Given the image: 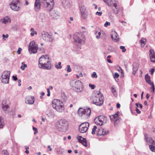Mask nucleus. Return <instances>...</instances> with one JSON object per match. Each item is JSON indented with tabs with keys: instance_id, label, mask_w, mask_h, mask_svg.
<instances>
[{
	"instance_id": "1",
	"label": "nucleus",
	"mask_w": 155,
	"mask_h": 155,
	"mask_svg": "<svg viewBox=\"0 0 155 155\" xmlns=\"http://www.w3.org/2000/svg\"><path fill=\"white\" fill-rule=\"evenodd\" d=\"M38 66L41 69L50 70L51 69L52 65L49 58H47L46 55H42L39 58Z\"/></svg>"
},
{
	"instance_id": "2",
	"label": "nucleus",
	"mask_w": 155,
	"mask_h": 155,
	"mask_svg": "<svg viewBox=\"0 0 155 155\" xmlns=\"http://www.w3.org/2000/svg\"><path fill=\"white\" fill-rule=\"evenodd\" d=\"M84 35L81 32H76L74 35V39L76 43L75 49L76 51H79L81 49L82 44L84 43Z\"/></svg>"
},
{
	"instance_id": "3",
	"label": "nucleus",
	"mask_w": 155,
	"mask_h": 155,
	"mask_svg": "<svg viewBox=\"0 0 155 155\" xmlns=\"http://www.w3.org/2000/svg\"><path fill=\"white\" fill-rule=\"evenodd\" d=\"M92 103L97 106H101L104 103V97L103 94L100 91H97L93 96Z\"/></svg>"
},
{
	"instance_id": "4",
	"label": "nucleus",
	"mask_w": 155,
	"mask_h": 155,
	"mask_svg": "<svg viewBox=\"0 0 155 155\" xmlns=\"http://www.w3.org/2000/svg\"><path fill=\"white\" fill-rule=\"evenodd\" d=\"M52 106L57 111L60 112H62L64 109L63 103L59 100L54 99L52 102Z\"/></svg>"
},
{
	"instance_id": "5",
	"label": "nucleus",
	"mask_w": 155,
	"mask_h": 155,
	"mask_svg": "<svg viewBox=\"0 0 155 155\" xmlns=\"http://www.w3.org/2000/svg\"><path fill=\"white\" fill-rule=\"evenodd\" d=\"M103 1L108 6L110 7L114 6V7L116 10L115 11L114 9H113L114 13L115 14L118 13L119 8L117 6L118 1L117 0H103Z\"/></svg>"
},
{
	"instance_id": "6",
	"label": "nucleus",
	"mask_w": 155,
	"mask_h": 155,
	"mask_svg": "<svg viewBox=\"0 0 155 155\" xmlns=\"http://www.w3.org/2000/svg\"><path fill=\"white\" fill-rule=\"evenodd\" d=\"M46 9L50 11L53 8L54 3V0H41V2Z\"/></svg>"
},
{
	"instance_id": "7",
	"label": "nucleus",
	"mask_w": 155,
	"mask_h": 155,
	"mask_svg": "<svg viewBox=\"0 0 155 155\" xmlns=\"http://www.w3.org/2000/svg\"><path fill=\"white\" fill-rule=\"evenodd\" d=\"M71 85L74 90L77 92H81L83 90V84L79 80L72 82Z\"/></svg>"
},
{
	"instance_id": "8",
	"label": "nucleus",
	"mask_w": 155,
	"mask_h": 155,
	"mask_svg": "<svg viewBox=\"0 0 155 155\" xmlns=\"http://www.w3.org/2000/svg\"><path fill=\"white\" fill-rule=\"evenodd\" d=\"M10 75V72L9 71H4L2 73L1 76L2 82L5 84L8 83L9 81Z\"/></svg>"
},
{
	"instance_id": "9",
	"label": "nucleus",
	"mask_w": 155,
	"mask_h": 155,
	"mask_svg": "<svg viewBox=\"0 0 155 155\" xmlns=\"http://www.w3.org/2000/svg\"><path fill=\"white\" fill-rule=\"evenodd\" d=\"M119 113V112L118 111L114 114L109 116L110 120L112 121H114V125L116 126L118 125L120 120H121V118L118 115V114Z\"/></svg>"
},
{
	"instance_id": "10",
	"label": "nucleus",
	"mask_w": 155,
	"mask_h": 155,
	"mask_svg": "<svg viewBox=\"0 0 155 155\" xmlns=\"http://www.w3.org/2000/svg\"><path fill=\"white\" fill-rule=\"evenodd\" d=\"M145 135V138L146 141L150 143L149 148L150 150L152 152H155V142L150 137L149 138H146V135Z\"/></svg>"
},
{
	"instance_id": "11",
	"label": "nucleus",
	"mask_w": 155,
	"mask_h": 155,
	"mask_svg": "<svg viewBox=\"0 0 155 155\" xmlns=\"http://www.w3.org/2000/svg\"><path fill=\"white\" fill-rule=\"evenodd\" d=\"M89 124L88 122L81 124L79 126V131L82 133H85L87 130Z\"/></svg>"
},
{
	"instance_id": "12",
	"label": "nucleus",
	"mask_w": 155,
	"mask_h": 155,
	"mask_svg": "<svg viewBox=\"0 0 155 155\" xmlns=\"http://www.w3.org/2000/svg\"><path fill=\"white\" fill-rule=\"evenodd\" d=\"M68 124L67 121L65 120H61L58 122L57 126L58 128L61 129L62 130L66 129L67 127Z\"/></svg>"
},
{
	"instance_id": "13",
	"label": "nucleus",
	"mask_w": 155,
	"mask_h": 155,
	"mask_svg": "<svg viewBox=\"0 0 155 155\" xmlns=\"http://www.w3.org/2000/svg\"><path fill=\"white\" fill-rule=\"evenodd\" d=\"M19 3L18 0H14L10 4V7L11 8L15 11H18L20 9L19 6L18 5Z\"/></svg>"
},
{
	"instance_id": "14",
	"label": "nucleus",
	"mask_w": 155,
	"mask_h": 155,
	"mask_svg": "<svg viewBox=\"0 0 155 155\" xmlns=\"http://www.w3.org/2000/svg\"><path fill=\"white\" fill-rule=\"evenodd\" d=\"M77 138L79 142L81 143L85 147L87 146V141L85 138H83L81 136H78Z\"/></svg>"
},
{
	"instance_id": "15",
	"label": "nucleus",
	"mask_w": 155,
	"mask_h": 155,
	"mask_svg": "<svg viewBox=\"0 0 155 155\" xmlns=\"http://www.w3.org/2000/svg\"><path fill=\"white\" fill-rule=\"evenodd\" d=\"M26 99L27 100V101H25L26 104H32L34 103L35 98L33 96L28 97H26Z\"/></svg>"
},
{
	"instance_id": "16",
	"label": "nucleus",
	"mask_w": 155,
	"mask_h": 155,
	"mask_svg": "<svg viewBox=\"0 0 155 155\" xmlns=\"http://www.w3.org/2000/svg\"><path fill=\"white\" fill-rule=\"evenodd\" d=\"M111 38L116 42H118L119 41V38H118V35L117 33L114 31L112 32V34L111 35Z\"/></svg>"
},
{
	"instance_id": "17",
	"label": "nucleus",
	"mask_w": 155,
	"mask_h": 155,
	"mask_svg": "<svg viewBox=\"0 0 155 155\" xmlns=\"http://www.w3.org/2000/svg\"><path fill=\"white\" fill-rule=\"evenodd\" d=\"M40 0H35L34 5V9L36 11H38L40 9Z\"/></svg>"
},
{
	"instance_id": "18",
	"label": "nucleus",
	"mask_w": 155,
	"mask_h": 155,
	"mask_svg": "<svg viewBox=\"0 0 155 155\" xmlns=\"http://www.w3.org/2000/svg\"><path fill=\"white\" fill-rule=\"evenodd\" d=\"M150 56L151 61L153 62H155V53L153 50H150Z\"/></svg>"
},
{
	"instance_id": "19",
	"label": "nucleus",
	"mask_w": 155,
	"mask_h": 155,
	"mask_svg": "<svg viewBox=\"0 0 155 155\" xmlns=\"http://www.w3.org/2000/svg\"><path fill=\"white\" fill-rule=\"evenodd\" d=\"M133 71L132 72V74H133L134 75L136 73V71L138 69L139 67V64L136 63H135L133 64Z\"/></svg>"
},
{
	"instance_id": "20",
	"label": "nucleus",
	"mask_w": 155,
	"mask_h": 155,
	"mask_svg": "<svg viewBox=\"0 0 155 155\" xmlns=\"http://www.w3.org/2000/svg\"><path fill=\"white\" fill-rule=\"evenodd\" d=\"M37 49V47H28V50L30 54L32 53L35 54L36 53Z\"/></svg>"
},
{
	"instance_id": "21",
	"label": "nucleus",
	"mask_w": 155,
	"mask_h": 155,
	"mask_svg": "<svg viewBox=\"0 0 155 155\" xmlns=\"http://www.w3.org/2000/svg\"><path fill=\"white\" fill-rule=\"evenodd\" d=\"M79 6L81 12L87 11L84 4L83 2H80L79 3Z\"/></svg>"
},
{
	"instance_id": "22",
	"label": "nucleus",
	"mask_w": 155,
	"mask_h": 155,
	"mask_svg": "<svg viewBox=\"0 0 155 155\" xmlns=\"http://www.w3.org/2000/svg\"><path fill=\"white\" fill-rule=\"evenodd\" d=\"M51 16L53 18L57 19L59 17V15L58 13L56 12L55 11H53L50 13Z\"/></svg>"
},
{
	"instance_id": "23",
	"label": "nucleus",
	"mask_w": 155,
	"mask_h": 155,
	"mask_svg": "<svg viewBox=\"0 0 155 155\" xmlns=\"http://www.w3.org/2000/svg\"><path fill=\"white\" fill-rule=\"evenodd\" d=\"M84 115H86L87 117H89L90 115L91 112V109L89 107H86L85 109H84Z\"/></svg>"
},
{
	"instance_id": "24",
	"label": "nucleus",
	"mask_w": 155,
	"mask_h": 155,
	"mask_svg": "<svg viewBox=\"0 0 155 155\" xmlns=\"http://www.w3.org/2000/svg\"><path fill=\"white\" fill-rule=\"evenodd\" d=\"M2 107L3 110L4 111L7 110V109L8 108V104H6L5 100L3 101L2 102Z\"/></svg>"
},
{
	"instance_id": "25",
	"label": "nucleus",
	"mask_w": 155,
	"mask_h": 155,
	"mask_svg": "<svg viewBox=\"0 0 155 155\" xmlns=\"http://www.w3.org/2000/svg\"><path fill=\"white\" fill-rule=\"evenodd\" d=\"M1 21L5 24H6L8 22H10L11 20L9 17L8 16H6L4 18L1 20Z\"/></svg>"
},
{
	"instance_id": "26",
	"label": "nucleus",
	"mask_w": 155,
	"mask_h": 155,
	"mask_svg": "<svg viewBox=\"0 0 155 155\" xmlns=\"http://www.w3.org/2000/svg\"><path fill=\"white\" fill-rule=\"evenodd\" d=\"M48 34H49L48 32L45 31H42L41 33V36L44 40H46Z\"/></svg>"
},
{
	"instance_id": "27",
	"label": "nucleus",
	"mask_w": 155,
	"mask_h": 155,
	"mask_svg": "<svg viewBox=\"0 0 155 155\" xmlns=\"http://www.w3.org/2000/svg\"><path fill=\"white\" fill-rule=\"evenodd\" d=\"M145 79L146 82H147L149 84L151 83L152 84L153 82H152L150 80V77L148 74H147L145 75Z\"/></svg>"
},
{
	"instance_id": "28",
	"label": "nucleus",
	"mask_w": 155,
	"mask_h": 155,
	"mask_svg": "<svg viewBox=\"0 0 155 155\" xmlns=\"http://www.w3.org/2000/svg\"><path fill=\"white\" fill-rule=\"evenodd\" d=\"M81 17L84 19L87 18V11L81 12Z\"/></svg>"
},
{
	"instance_id": "29",
	"label": "nucleus",
	"mask_w": 155,
	"mask_h": 155,
	"mask_svg": "<svg viewBox=\"0 0 155 155\" xmlns=\"http://www.w3.org/2000/svg\"><path fill=\"white\" fill-rule=\"evenodd\" d=\"M98 119L100 122H103L104 119H106V118L103 115H100L98 117Z\"/></svg>"
},
{
	"instance_id": "30",
	"label": "nucleus",
	"mask_w": 155,
	"mask_h": 155,
	"mask_svg": "<svg viewBox=\"0 0 155 155\" xmlns=\"http://www.w3.org/2000/svg\"><path fill=\"white\" fill-rule=\"evenodd\" d=\"M53 38H52V35L49 34H48L46 40H45L46 41H49L50 42H52L53 41Z\"/></svg>"
},
{
	"instance_id": "31",
	"label": "nucleus",
	"mask_w": 155,
	"mask_h": 155,
	"mask_svg": "<svg viewBox=\"0 0 155 155\" xmlns=\"http://www.w3.org/2000/svg\"><path fill=\"white\" fill-rule=\"evenodd\" d=\"M84 109L80 108L78 110V114L80 116H82L83 114H84Z\"/></svg>"
},
{
	"instance_id": "32",
	"label": "nucleus",
	"mask_w": 155,
	"mask_h": 155,
	"mask_svg": "<svg viewBox=\"0 0 155 155\" xmlns=\"http://www.w3.org/2000/svg\"><path fill=\"white\" fill-rule=\"evenodd\" d=\"M37 47L35 45V41H31L29 44L28 47Z\"/></svg>"
},
{
	"instance_id": "33",
	"label": "nucleus",
	"mask_w": 155,
	"mask_h": 155,
	"mask_svg": "<svg viewBox=\"0 0 155 155\" xmlns=\"http://www.w3.org/2000/svg\"><path fill=\"white\" fill-rule=\"evenodd\" d=\"M146 40L145 39H141L140 41V43L142 47H143L145 44Z\"/></svg>"
},
{
	"instance_id": "34",
	"label": "nucleus",
	"mask_w": 155,
	"mask_h": 155,
	"mask_svg": "<svg viewBox=\"0 0 155 155\" xmlns=\"http://www.w3.org/2000/svg\"><path fill=\"white\" fill-rule=\"evenodd\" d=\"M4 120L2 118L0 119V128L2 129L3 128L4 126L3 124Z\"/></svg>"
},
{
	"instance_id": "35",
	"label": "nucleus",
	"mask_w": 155,
	"mask_h": 155,
	"mask_svg": "<svg viewBox=\"0 0 155 155\" xmlns=\"http://www.w3.org/2000/svg\"><path fill=\"white\" fill-rule=\"evenodd\" d=\"M97 128V127L96 126H94L93 127V128L92 129V131L91 133L92 134L94 135L95 134V132L96 131V130Z\"/></svg>"
},
{
	"instance_id": "36",
	"label": "nucleus",
	"mask_w": 155,
	"mask_h": 155,
	"mask_svg": "<svg viewBox=\"0 0 155 155\" xmlns=\"http://www.w3.org/2000/svg\"><path fill=\"white\" fill-rule=\"evenodd\" d=\"M61 62H59L58 63V64H55V67L57 69H61L62 68V66L61 65Z\"/></svg>"
},
{
	"instance_id": "37",
	"label": "nucleus",
	"mask_w": 155,
	"mask_h": 155,
	"mask_svg": "<svg viewBox=\"0 0 155 155\" xmlns=\"http://www.w3.org/2000/svg\"><path fill=\"white\" fill-rule=\"evenodd\" d=\"M46 115L48 117H51L52 116V112L50 110L47 111Z\"/></svg>"
},
{
	"instance_id": "38",
	"label": "nucleus",
	"mask_w": 155,
	"mask_h": 155,
	"mask_svg": "<svg viewBox=\"0 0 155 155\" xmlns=\"http://www.w3.org/2000/svg\"><path fill=\"white\" fill-rule=\"evenodd\" d=\"M109 133V132L108 131H107V132H106L104 129H102L101 135H105L108 134Z\"/></svg>"
},
{
	"instance_id": "39",
	"label": "nucleus",
	"mask_w": 155,
	"mask_h": 155,
	"mask_svg": "<svg viewBox=\"0 0 155 155\" xmlns=\"http://www.w3.org/2000/svg\"><path fill=\"white\" fill-rule=\"evenodd\" d=\"M111 91L112 93L115 95V93H116V89H115L114 86H112L111 87Z\"/></svg>"
},
{
	"instance_id": "40",
	"label": "nucleus",
	"mask_w": 155,
	"mask_h": 155,
	"mask_svg": "<svg viewBox=\"0 0 155 155\" xmlns=\"http://www.w3.org/2000/svg\"><path fill=\"white\" fill-rule=\"evenodd\" d=\"M68 72H69L71 71V69L70 68V66L69 65H68L67 66V69H66Z\"/></svg>"
},
{
	"instance_id": "41",
	"label": "nucleus",
	"mask_w": 155,
	"mask_h": 155,
	"mask_svg": "<svg viewBox=\"0 0 155 155\" xmlns=\"http://www.w3.org/2000/svg\"><path fill=\"white\" fill-rule=\"evenodd\" d=\"M91 77L93 78H97V74L95 72H93L92 74H91Z\"/></svg>"
},
{
	"instance_id": "42",
	"label": "nucleus",
	"mask_w": 155,
	"mask_h": 155,
	"mask_svg": "<svg viewBox=\"0 0 155 155\" xmlns=\"http://www.w3.org/2000/svg\"><path fill=\"white\" fill-rule=\"evenodd\" d=\"M149 84L152 85V87H151V89L152 90L153 92H154L155 91V86L154 85L153 82H152V84Z\"/></svg>"
},
{
	"instance_id": "43",
	"label": "nucleus",
	"mask_w": 155,
	"mask_h": 155,
	"mask_svg": "<svg viewBox=\"0 0 155 155\" xmlns=\"http://www.w3.org/2000/svg\"><path fill=\"white\" fill-rule=\"evenodd\" d=\"M2 153L3 155H9L7 151L6 150H2Z\"/></svg>"
},
{
	"instance_id": "44",
	"label": "nucleus",
	"mask_w": 155,
	"mask_h": 155,
	"mask_svg": "<svg viewBox=\"0 0 155 155\" xmlns=\"http://www.w3.org/2000/svg\"><path fill=\"white\" fill-rule=\"evenodd\" d=\"M120 49H122V51L123 52H125L126 50V49L125 48V47L124 46H120Z\"/></svg>"
},
{
	"instance_id": "45",
	"label": "nucleus",
	"mask_w": 155,
	"mask_h": 155,
	"mask_svg": "<svg viewBox=\"0 0 155 155\" xmlns=\"http://www.w3.org/2000/svg\"><path fill=\"white\" fill-rule=\"evenodd\" d=\"M27 67V65L26 64H24L23 65L21 66L20 67L21 69L23 70H25V68Z\"/></svg>"
},
{
	"instance_id": "46",
	"label": "nucleus",
	"mask_w": 155,
	"mask_h": 155,
	"mask_svg": "<svg viewBox=\"0 0 155 155\" xmlns=\"http://www.w3.org/2000/svg\"><path fill=\"white\" fill-rule=\"evenodd\" d=\"M2 37L3 38V41H5V38H8V34H6V35H5L4 34H3L2 35Z\"/></svg>"
},
{
	"instance_id": "47",
	"label": "nucleus",
	"mask_w": 155,
	"mask_h": 155,
	"mask_svg": "<svg viewBox=\"0 0 155 155\" xmlns=\"http://www.w3.org/2000/svg\"><path fill=\"white\" fill-rule=\"evenodd\" d=\"M97 130H98L97 133V135H100V136L101 135L102 129H98Z\"/></svg>"
},
{
	"instance_id": "48",
	"label": "nucleus",
	"mask_w": 155,
	"mask_h": 155,
	"mask_svg": "<svg viewBox=\"0 0 155 155\" xmlns=\"http://www.w3.org/2000/svg\"><path fill=\"white\" fill-rule=\"evenodd\" d=\"M89 87L91 88L92 89H94L95 87V86L94 84H89Z\"/></svg>"
},
{
	"instance_id": "49",
	"label": "nucleus",
	"mask_w": 155,
	"mask_h": 155,
	"mask_svg": "<svg viewBox=\"0 0 155 155\" xmlns=\"http://www.w3.org/2000/svg\"><path fill=\"white\" fill-rule=\"evenodd\" d=\"M119 76V74L117 73H114V78H117Z\"/></svg>"
},
{
	"instance_id": "50",
	"label": "nucleus",
	"mask_w": 155,
	"mask_h": 155,
	"mask_svg": "<svg viewBox=\"0 0 155 155\" xmlns=\"http://www.w3.org/2000/svg\"><path fill=\"white\" fill-rule=\"evenodd\" d=\"M110 25V23L109 22L106 21L104 24V26L105 27H107L108 25Z\"/></svg>"
},
{
	"instance_id": "51",
	"label": "nucleus",
	"mask_w": 155,
	"mask_h": 155,
	"mask_svg": "<svg viewBox=\"0 0 155 155\" xmlns=\"http://www.w3.org/2000/svg\"><path fill=\"white\" fill-rule=\"evenodd\" d=\"M33 130L35 131V132L34 133V134H35L36 133H37L38 132L37 129L35 127H33Z\"/></svg>"
},
{
	"instance_id": "52",
	"label": "nucleus",
	"mask_w": 155,
	"mask_h": 155,
	"mask_svg": "<svg viewBox=\"0 0 155 155\" xmlns=\"http://www.w3.org/2000/svg\"><path fill=\"white\" fill-rule=\"evenodd\" d=\"M102 12H97L95 13V14H96V15H99V16H101V15H102Z\"/></svg>"
},
{
	"instance_id": "53",
	"label": "nucleus",
	"mask_w": 155,
	"mask_h": 155,
	"mask_svg": "<svg viewBox=\"0 0 155 155\" xmlns=\"http://www.w3.org/2000/svg\"><path fill=\"white\" fill-rule=\"evenodd\" d=\"M155 71V69L154 68H152L150 70V73L151 74L153 75V74L154 72Z\"/></svg>"
},
{
	"instance_id": "54",
	"label": "nucleus",
	"mask_w": 155,
	"mask_h": 155,
	"mask_svg": "<svg viewBox=\"0 0 155 155\" xmlns=\"http://www.w3.org/2000/svg\"><path fill=\"white\" fill-rule=\"evenodd\" d=\"M22 50V49L21 48H19L17 52L18 54H21V51Z\"/></svg>"
},
{
	"instance_id": "55",
	"label": "nucleus",
	"mask_w": 155,
	"mask_h": 155,
	"mask_svg": "<svg viewBox=\"0 0 155 155\" xmlns=\"http://www.w3.org/2000/svg\"><path fill=\"white\" fill-rule=\"evenodd\" d=\"M101 32H99L98 33V35H97L96 36V38L97 39H98L100 38V36H101Z\"/></svg>"
},
{
	"instance_id": "56",
	"label": "nucleus",
	"mask_w": 155,
	"mask_h": 155,
	"mask_svg": "<svg viewBox=\"0 0 155 155\" xmlns=\"http://www.w3.org/2000/svg\"><path fill=\"white\" fill-rule=\"evenodd\" d=\"M47 90L48 92L47 96H49L50 95V92L49 88H47Z\"/></svg>"
},
{
	"instance_id": "57",
	"label": "nucleus",
	"mask_w": 155,
	"mask_h": 155,
	"mask_svg": "<svg viewBox=\"0 0 155 155\" xmlns=\"http://www.w3.org/2000/svg\"><path fill=\"white\" fill-rule=\"evenodd\" d=\"M12 77L13 80L15 81H16L18 79L17 78L16 76L13 75Z\"/></svg>"
},
{
	"instance_id": "58",
	"label": "nucleus",
	"mask_w": 155,
	"mask_h": 155,
	"mask_svg": "<svg viewBox=\"0 0 155 155\" xmlns=\"http://www.w3.org/2000/svg\"><path fill=\"white\" fill-rule=\"evenodd\" d=\"M37 32L36 31H34L33 32H31V36H33L34 35V34L36 35Z\"/></svg>"
},
{
	"instance_id": "59",
	"label": "nucleus",
	"mask_w": 155,
	"mask_h": 155,
	"mask_svg": "<svg viewBox=\"0 0 155 155\" xmlns=\"http://www.w3.org/2000/svg\"><path fill=\"white\" fill-rule=\"evenodd\" d=\"M136 110L137 113L138 114H140L141 112L140 111L137 107H136Z\"/></svg>"
},
{
	"instance_id": "60",
	"label": "nucleus",
	"mask_w": 155,
	"mask_h": 155,
	"mask_svg": "<svg viewBox=\"0 0 155 155\" xmlns=\"http://www.w3.org/2000/svg\"><path fill=\"white\" fill-rule=\"evenodd\" d=\"M107 61L109 63H112V61L110 59H107Z\"/></svg>"
},
{
	"instance_id": "61",
	"label": "nucleus",
	"mask_w": 155,
	"mask_h": 155,
	"mask_svg": "<svg viewBox=\"0 0 155 155\" xmlns=\"http://www.w3.org/2000/svg\"><path fill=\"white\" fill-rule=\"evenodd\" d=\"M120 104L119 103H117V108H120Z\"/></svg>"
},
{
	"instance_id": "62",
	"label": "nucleus",
	"mask_w": 155,
	"mask_h": 155,
	"mask_svg": "<svg viewBox=\"0 0 155 155\" xmlns=\"http://www.w3.org/2000/svg\"><path fill=\"white\" fill-rule=\"evenodd\" d=\"M48 148L49 149V150L50 151H51L52 150V149L50 147V146L49 145H48Z\"/></svg>"
},
{
	"instance_id": "63",
	"label": "nucleus",
	"mask_w": 155,
	"mask_h": 155,
	"mask_svg": "<svg viewBox=\"0 0 155 155\" xmlns=\"http://www.w3.org/2000/svg\"><path fill=\"white\" fill-rule=\"evenodd\" d=\"M25 5H28L29 4L27 0H25Z\"/></svg>"
},
{
	"instance_id": "64",
	"label": "nucleus",
	"mask_w": 155,
	"mask_h": 155,
	"mask_svg": "<svg viewBox=\"0 0 155 155\" xmlns=\"http://www.w3.org/2000/svg\"><path fill=\"white\" fill-rule=\"evenodd\" d=\"M93 5H94L95 6V9H97V5L95 4H93Z\"/></svg>"
}]
</instances>
